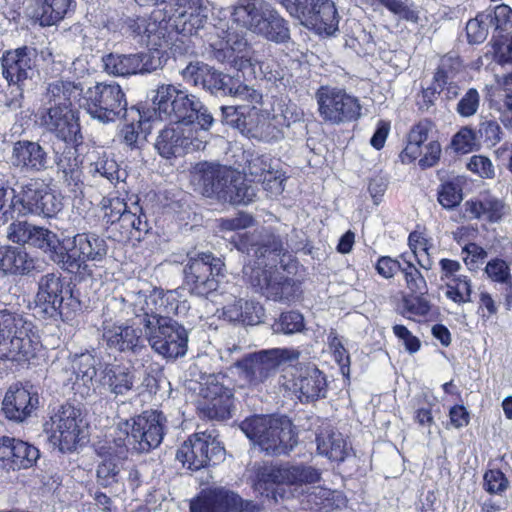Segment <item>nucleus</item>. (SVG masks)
<instances>
[{
  "mask_svg": "<svg viewBox=\"0 0 512 512\" xmlns=\"http://www.w3.org/2000/svg\"><path fill=\"white\" fill-rule=\"evenodd\" d=\"M209 12L208 0H184L173 14L154 9L148 19L127 17L122 29L142 45L165 48L174 45L179 35L190 36L204 28Z\"/></svg>",
  "mask_w": 512,
  "mask_h": 512,
  "instance_id": "1",
  "label": "nucleus"
},
{
  "mask_svg": "<svg viewBox=\"0 0 512 512\" xmlns=\"http://www.w3.org/2000/svg\"><path fill=\"white\" fill-rule=\"evenodd\" d=\"M237 248L256 258L254 266L246 265L244 274L249 283L267 299L289 300L294 294V282L285 269L276 265L282 246L279 239L267 235L261 242L255 235H238Z\"/></svg>",
  "mask_w": 512,
  "mask_h": 512,
  "instance_id": "2",
  "label": "nucleus"
},
{
  "mask_svg": "<svg viewBox=\"0 0 512 512\" xmlns=\"http://www.w3.org/2000/svg\"><path fill=\"white\" fill-rule=\"evenodd\" d=\"M150 99L160 120L194 126L205 134L214 124V117L201 99L181 84H159L150 91Z\"/></svg>",
  "mask_w": 512,
  "mask_h": 512,
  "instance_id": "3",
  "label": "nucleus"
},
{
  "mask_svg": "<svg viewBox=\"0 0 512 512\" xmlns=\"http://www.w3.org/2000/svg\"><path fill=\"white\" fill-rule=\"evenodd\" d=\"M179 301L175 291L141 289L127 291L123 297H112L107 302L108 315L119 312L120 319H134V324H142L144 330L153 329L154 324L178 314Z\"/></svg>",
  "mask_w": 512,
  "mask_h": 512,
  "instance_id": "4",
  "label": "nucleus"
},
{
  "mask_svg": "<svg viewBox=\"0 0 512 512\" xmlns=\"http://www.w3.org/2000/svg\"><path fill=\"white\" fill-rule=\"evenodd\" d=\"M209 44L212 49L213 57L221 62L228 63L238 71L246 68L251 69V73L256 74V68L269 81H278L282 78L278 71L268 70L269 63L260 62L254 56V51L248 46L244 32L216 26L215 32L209 38Z\"/></svg>",
  "mask_w": 512,
  "mask_h": 512,
  "instance_id": "5",
  "label": "nucleus"
},
{
  "mask_svg": "<svg viewBox=\"0 0 512 512\" xmlns=\"http://www.w3.org/2000/svg\"><path fill=\"white\" fill-rule=\"evenodd\" d=\"M233 23L276 43L290 38L289 28L278 11L265 0H238L231 11Z\"/></svg>",
  "mask_w": 512,
  "mask_h": 512,
  "instance_id": "6",
  "label": "nucleus"
},
{
  "mask_svg": "<svg viewBox=\"0 0 512 512\" xmlns=\"http://www.w3.org/2000/svg\"><path fill=\"white\" fill-rule=\"evenodd\" d=\"M41 348L31 322L8 310H0V359L27 363Z\"/></svg>",
  "mask_w": 512,
  "mask_h": 512,
  "instance_id": "7",
  "label": "nucleus"
},
{
  "mask_svg": "<svg viewBox=\"0 0 512 512\" xmlns=\"http://www.w3.org/2000/svg\"><path fill=\"white\" fill-rule=\"evenodd\" d=\"M223 121L236 128L242 135L264 143H275L283 139V130L278 124V114L272 107L223 106Z\"/></svg>",
  "mask_w": 512,
  "mask_h": 512,
  "instance_id": "8",
  "label": "nucleus"
},
{
  "mask_svg": "<svg viewBox=\"0 0 512 512\" xmlns=\"http://www.w3.org/2000/svg\"><path fill=\"white\" fill-rule=\"evenodd\" d=\"M243 433L269 455L286 454L297 443L291 421L286 417L253 416L240 426Z\"/></svg>",
  "mask_w": 512,
  "mask_h": 512,
  "instance_id": "9",
  "label": "nucleus"
},
{
  "mask_svg": "<svg viewBox=\"0 0 512 512\" xmlns=\"http://www.w3.org/2000/svg\"><path fill=\"white\" fill-rule=\"evenodd\" d=\"M127 99L121 86L116 82H99L89 87L79 100L93 119L102 123L114 122L127 112Z\"/></svg>",
  "mask_w": 512,
  "mask_h": 512,
  "instance_id": "10",
  "label": "nucleus"
},
{
  "mask_svg": "<svg viewBox=\"0 0 512 512\" xmlns=\"http://www.w3.org/2000/svg\"><path fill=\"white\" fill-rule=\"evenodd\" d=\"M13 209L18 214L53 217L62 210L60 194L42 178H31L13 195Z\"/></svg>",
  "mask_w": 512,
  "mask_h": 512,
  "instance_id": "11",
  "label": "nucleus"
},
{
  "mask_svg": "<svg viewBox=\"0 0 512 512\" xmlns=\"http://www.w3.org/2000/svg\"><path fill=\"white\" fill-rule=\"evenodd\" d=\"M166 417L156 410L120 422L119 436L125 440L127 447L131 445L138 452H148L158 447L164 436Z\"/></svg>",
  "mask_w": 512,
  "mask_h": 512,
  "instance_id": "12",
  "label": "nucleus"
},
{
  "mask_svg": "<svg viewBox=\"0 0 512 512\" xmlns=\"http://www.w3.org/2000/svg\"><path fill=\"white\" fill-rule=\"evenodd\" d=\"M299 356L298 350L290 348L261 350L237 360L235 367L240 377L255 386L275 375L282 365L297 361Z\"/></svg>",
  "mask_w": 512,
  "mask_h": 512,
  "instance_id": "13",
  "label": "nucleus"
},
{
  "mask_svg": "<svg viewBox=\"0 0 512 512\" xmlns=\"http://www.w3.org/2000/svg\"><path fill=\"white\" fill-rule=\"evenodd\" d=\"M302 25L319 34L332 35L338 29V15L331 0H275Z\"/></svg>",
  "mask_w": 512,
  "mask_h": 512,
  "instance_id": "14",
  "label": "nucleus"
},
{
  "mask_svg": "<svg viewBox=\"0 0 512 512\" xmlns=\"http://www.w3.org/2000/svg\"><path fill=\"white\" fill-rule=\"evenodd\" d=\"M84 430L81 411L71 405H63L44 424L49 442L61 452L73 451L85 437Z\"/></svg>",
  "mask_w": 512,
  "mask_h": 512,
  "instance_id": "15",
  "label": "nucleus"
},
{
  "mask_svg": "<svg viewBox=\"0 0 512 512\" xmlns=\"http://www.w3.org/2000/svg\"><path fill=\"white\" fill-rule=\"evenodd\" d=\"M316 100L320 116L331 124L352 122L361 116L360 100L345 89L322 86L316 92Z\"/></svg>",
  "mask_w": 512,
  "mask_h": 512,
  "instance_id": "16",
  "label": "nucleus"
},
{
  "mask_svg": "<svg viewBox=\"0 0 512 512\" xmlns=\"http://www.w3.org/2000/svg\"><path fill=\"white\" fill-rule=\"evenodd\" d=\"M207 142L208 134L199 132L194 126L173 122L159 132L155 148L163 158L170 159L202 150Z\"/></svg>",
  "mask_w": 512,
  "mask_h": 512,
  "instance_id": "17",
  "label": "nucleus"
},
{
  "mask_svg": "<svg viewBox=\"0 0 512 512\" xmlns=\"http://www.w3.org/2000/svg\"><path fill=\"white\" fill-rule=\"evenodd\" d=\"M320 480V473L311 466L303 465H265L257 474L256 490L267 497L277 500V491H269L272 485H301L312 484Z\"/></svg>",
  "mask_w": 512,
  "mask_h": 512,
  "instance_id": "18",
  "label": "nucleus"
},
{
  "mask_svg": "<svg viewBox=\"0 0 512 512\" xmlns=\"http://www.w3.org/2000/svg\"><path fill=\"white\" fill-rule=\"evenodd\" d=\"M223 267L221 259L211 253L190 257L184 269L185 283L193 294L217 297L219 283L216 277L221 274Z\"/></svg>",
  "mask_w": 512,
  "mask_h": 512,
  "instance_id": "19",
  "label": "nucleus"
},
{
  "mask_svg": "<svg viewBox=\"0 0 512 512\" xmlns=\"http://www.w3.org/2000/svg\"><path fill=\"white\" fill-rule=\"evenodd\" d=\"M102 323L103 340L109 348L120 352H137L144 347L147 337L143 335L142 324H134V319H120L119 312L108 315L104 309Z\"/></svg>",
  "mask_w": 512,
  "mask_h": 512,
  "instance_id": "20",
  "label": "nucleus"
},
{
  "mask_svg": "<svg viewBox=\"0 0 512 512\" xmlns=\"http://www.w3.org/2000/svg\"><path fill=\"white\" fill-rule=\"evenodd\" d=\"M61 268L69 272L85 269L87 262H102L108 253L107 241L94 233H79L66 240Z\"/></svg>",
  "mask_w": 512,
  "mask_h": 512,
  "instance_id": "21",
  "label": "nucleus"
},
{
  "mask_svg": "<svg viewBox=\"0 0 512 512\" xmlns=\"http://www.w3.org/2000/svg\"><path fill=\"white\" fill-rule=\"evenodd\" d=\"M2 75L9 86L16 87V97L7 103L12 110L22 107L23 97L22 86L24 82L31 79L35 68V50L27 46L8 50L1 58Z\"/></svg>",
  "mask_w": 512,
  "mask_h": 512,
  "instance_id": "22",
  "label": "nucleus"
},
{
  "mask_svg": "<svg viewBox=\"0 0 512 512\" xmlns=\"http://www.w3.org/2000/svg\"><path fill=\"white\" fill-rule=\"evenodd\" d=\"M145 335L152 349L165 358L182 357L187 352L188 333L186 329L169 318L146 329Z\"/></svg>",
  "mask_w": 512,
  "mask_h": 512,
  "instance_id": "23",
  "label": "nucleus"
},
{
  "mask_svg": "<svg viewBox=\"0 0 512 512\" xmlns=\"http://www.w3.org/2000/svg\"><path fill=\"white\" fill-rule=\"evenodd\" d=\"M432 130L433 124L428 120L420 121L412 127L407 145L401 154L403 161L418 159L422 168L432 167L438 162L441 146L437 140L430 138Z\"/></svg>",
  "mask_w": 512,
  "mask_h": 512,
  "instance_id": "24",
  "label": "nucleus"
},
{
  "mask_svg": "<svg viewBox=\"0 0 512 512\" xmlns=\"http://www.w3.org/2000/svg\"><path fill=\"white\" fill-rule=\"evenodd\" d=\"M150 47L148 51L135 54H109L105 56L103 58L105 71L114 76H128L150 73L156 70L161 64L159 48Z\"/></svg>",
  "mask_w": 512,
  "mask_h": 512,
  "instance_id": "25",
  "label": "nucleus"
},
{
  "mask_svg": "<svg viewBox=\"0 0 512 512\" xmlns=\"http://www.w3.org/2000/svg\"><path fill=\"white\" fill-rule=\"evenodd\" d=\"M224 449L205 434H194L178 449L176 458L191 470H199L222 458Z\"/></svg>",
  "mask_w": 512,
  "mask_h": 512,
  "instance_id": "26",
  "label": "nucleus"
},
{
  "mask_svg": "<svg viewBox=\"0 0 512 512\" xmlns=\"http://www.w3.org/2000/svg\"><path fill=\"white\" fill-rule=\"evenodd\" d=\"M231 405L230 389L220 383L217 376H209L200 389L199 411L210 419L224 420L230 415Z\"/></svg>",
  "mask_w": 512,
  "mask_h": 512,
  "instance_id": "27",
  "label": "nucleus"
},
{
  "mask_svg": "<svg viewBox=\"0 0 512 512\" xmlns=\"http://www.w3.org/2000/svg\"><path fill=\"white\" fill-rule=\"evenodd\" d=\"M98 454L103 458L97 468V480L103 487H109L120 480L122 460L127 454V444L117 437L113 443L106 441L99 446Z\"/></svg>",
  "mask_w": 512,
  "mask_h": 512,
  "instance_id": "28",
  "label": "nucleus"
},
{
  "mask_svg": "<svg viewBox=\"0 0 512 512\" xmlns=\"http://www.w3.org/2000/svg\"><path fill=\"white\" fill-rule=\"evenodd\" d=\"M39 458V450L20 439L9 436L0 438V467L20 470L32 467Z\"/></svg>",
  "mask_w": 512,
  "mask_h": 512,
  "instance_id": "29",
  "label": "nucleus"
},
{
  "mask_svg": "<svg viewBox=\"0 0 512 512\" xmlns=\"http://www.w3.org/2000/svg\"><path fill=\"white\" fill-rule=\"evenodd\" d=\"M9 163L20 172L38 173L48 168L49 157L38 142L18 140L12 145Z\"/></svg>",
  "mask_w": 512,
  "mask_h": 512,
  "instance_id": "30",
  "label": "nucleus"
},
{
  "mask_svg": "<svg viewBox=\"0 0 512 512\" xmlns=\"http://www.w3.org/2000/svg\"><path fill=\"white\" fill-rule=\"evenodd\" d=\"M39 398L33 387L14 384L9 387L2 402V410L9 420L22 422L37 408Z\"/></svg>",
  "mask_w": 512,
  "mask_h": 512,
  "instance_id": "31",
  "label": "nucleus"
},
{
  "mask_svg": "<svg viewBox=\"0 0 512 512\" xmlns=\"http://www.w3.org/2000/svg\"><path fill=\"white\" fill-rule=\"evenodd\" d=\"M243 500L223 488L203 490L190 504L191 512H243Z\"/></svg>",
  "mask_w": 512,
  "mask_h": 512,
  "instance_id": "32",
  "label": "nucleus"
},
{
  "mask_svg": "<svg viewBox=\"0 0 512 512\" xmlns=\"http://www.w3.org/2000/svg\"><path fill=\"white\" fill-rule=\"evenodd\" d=\"M41 124L65 142L78 141L80 126L74 111L66 106H51L40 117Z\"/></svg>",
  "mask_w": 512,
  "mask_h": 512,
  "instance_id": "33",
  "label": "nucleus"
},
{
  "mask_svg": "<svg viewBox=\"0 0 512 512\" xmlns=\"http://www.w3.org/2000/svg\"><path fill=\"white\" fill-rule=\"evenodd\" d=\"M237 287L235 285H228L223 288L221 293H217V297H212V300L218 304H222L223 319L229 322H241L245 325H256L262 322L264 317L263 306H257L254 315L243 312L244 299H237Z\"/></svg>",
  "mask_w": 512,
  "mask_h": 512,
  "instance_id": "34",
  "label": "nucleus"
},
{
  "mask_svg": "<svg viewBox=\"0 0 512 512\" xmlns=\"http://www.w3.org/2000/svg\"><path fill=\"white\" fill-rule=\"evenodd\" d=\"M293 386L300 393L299 398L306 401L325 397L327 391L324 374L313 364L305 365L297 370Z\"/></svg>",
  "mask_w": 512,
  "mask_h": 512,
  "instance_id": "35",
  "label": "nucleus"
},
{
  "mask_svg": "<svg viewBox=\"0 0 512 512\" xmlns=\"http://www.w3.org/2000/svg\"><path fill=\"white\" fill-rule=\"evenodd\" d=\"M71 0H33L27 8V15L41 26H52L66 15Z\"/></svg>",
  "mask_w": 512,
  "mask_h": 512,
  "instance_id": "36",
  "label": "nucleus"
},
{
  "mask_svg": "<svg viewBox=\"0 0 512 512\" xmlns=\"http://www.w3.org/2000/svg\"><path fill=\"white\" fill-rule=\"evenodd\" d=\"M194 176H198L202 182L204 193L221 198L229 177H233V170L212 163H201L195 168Z\"/></svg>",
  "mask_w": 512,
  "mask_h": 512,
  "instance_id": "37",
  "label": "nucleus"
},
{
  "mask_svg": "<svg viewBox=\"0 0 512 512\" xmlns=\"http://www.w3.org/2000/svg\"><path fill=\"white\" fill-rule=\"evenodd\" d=\"M36 269V260L24 250L14 247L0 248V273L29 274Z\"/></svg>",
  "mask_w": 512,
  "mask_h": 512,
  "instance_id": "38",
  "label": "nucleus"
},
{
  "mask_svg": "<svg viewBox=\"0 0 512 512\" xmlns=\"http://www.w3.org/2000/svg\"><path fill=\"white\" fill-rule=\"evenodd\" d=\"M316 443L319 454L332 461H343L349 454L346 439L332 428L322 429L316 436Z\"/></svg>",
  "mask_w": 512,
  "mask_h": 512,
  "instance_id": "39",
  "label": "nucleus"
},
{
  "mask_svg": "<svg viewBox=\"0 0 512 512\" xmlns=\"http://www.w3.org/2000/svg\"><path fill=\"white\" fill-rule=\"evenodd\" d=\"M63 293L64 288L60 276L55 273L46 274L39 281L36 303L45 305V310L48 308L57 310L63 303Z\"/></svg>",
  "mask_w": 512,
  "mask_h": 512,
  "instance_id": "40",
  "label": "nucleus"
},
{
  "mask_svg": "<svg viewBox=\"0 0 512 512\" xmlns=\"http://www.w3.org/2000/svg\"><path fill=\"white\" fill-rule=\"evenodd\" d=\"M66 240L60 242L57 235L52 231L34 225L29 245L37 247L47 253L50 259L60 267L65 258Z\"/></svg>",
  "mask_w": 512,
  "mask_h": 512,
  "instance_id": "41",
  "label": "nucleus"
},
{
  "mask_svg": "<svg viewBox=\"0 0 512 512\" xmlns=\"http://www.w3.org/2000/svg\"><path fill=\"white\" fill-rule=\"evenodd\" d=\"M84 92L79 83L69 80H55L47 87L48 102L53 106L71 107L73 102H78Z\"/></svg>",
  "mask_w": 512,
  "mask_h": 512,
  "instance_id": "42",
  "label": "nucleus"
},
{
  "mask_svg": "<svg viewBox=\"0 0 512 512\" xmlns=\"http://www.w3.org/2000/svg\"><path fill=\"white\" fill-rule=\"evenodd\" d=\"M98 363V359L89 352L75 355L72 358L71 367L76 376L75 384L83 386V390L80 392L83 396L90 394Z\"/></svg>",
  "mask_w": 512,
  "mask_h": 512,
  "instance_id": "43",
  "label": "nucleus"
},
{
  "mask_svg": "<svg viewBox=\"0 0 512 512\" xmlns=\"http://www.w3.org/2000/svg\"><path fill=\"white\" fill-rule=\"evenodd\" d=\"M102 381L114 395H125L133 388L134 375L127 367L108 364L102 371Z\"/></svg>",
  "mask_w": 512,
  "mask_h": 512,
  "instance_id": "44",
  "label": "nucleus"
},
{
  "mask_svg": "<svg viewBox=\"0 0 512 512\" xmlns=\"http://www.w3.org/2000/svg\"><path fill=\"white\" fill-rule=\"evenodd\" d=\"M255 197V188L246 184L245 177L233 170V177H229L221 198L235 205H245L252 202Z\"/></svg>",
  "mask_w": 512,
  "mask_h": 512,
  "instance_id": "45",
  "label": "nucleus"
},
{
  "mask_svg": "<svg viewBox=\"0 0 512 512\" xmlns=\"http://www.w3.org/2000/svg\"><path fill=\"white\" fill-rule=\"evenodd\" d=\"M128 116L131 122L123 126L121 129V137L128 146L133 147L137 143L140 135L145 137L146 134L149 133V121L151 120V116L146 115L145 112H141L134 107L130 109Z\"/></svg>",
  "mask_w": 512,
  "mask_h": 512,
  "instance_id": "46",
  "label": "nucleus"
},
{
  "mask_svg": "<svg viewBox=\"0 0 512 512\" xmlns=\"http://www.w3.org/2000/svg\"><path fill=\"white\" fill-rule=\"evenodd\" d=\"M408 244L419 266L425 270H430L433 266V260L430 256V250L433 248L431 239L427 237L424 231L415 230L410 233Z\"/></svg>",
  "mask_w": 512,
  "mask_h": 512,
  "instance_id": "47",
  "label": "nucleus"
},
{
  "mask_svg": "<svg viewBox=\"0 0 512 512\" xmlns=\"http://www.w3.org/2000/svg\"><path fill=\"white\" fill-rule=\"evenodd\" d=\"M460 87L454 81L452 72L446 70L445 64L443 63L436 71L433 84L431 88L425 93V96L432 94V96L440 93H444L445 98L453 100L458 97Z\"/></svg>",
  "mask_w": 512,
  "mask_h": 512,
  "instance_id": "48",
  "label": "nucleus"
},
{
  "mask_svg": "<svg viewBox=\"0 0 512 512\" xmlns=\"http://www.w3.org/2000/svg\"><path fill=\"white\" fill-rule=\"evenodd\" d=\"M275 168L274 161L269 155L250 153L246 159L244 176L250 182H259Z\"/></svg>",
  "mask_w": 512,
  "mask_h": 512,
  "instance_id": "49",
  "label": "nucleus"
},
{
  "mask_svg": "<svg viewBox=\"0 0 512 512\" xmlns=\"http://www.w3.org/2000/svg\"><path fill=\"white\" fill-rule=\"evenodd\" d=\"M91 160L89 165V173L96 177L106 178L111 183L119 182L121 179L119 165L117 162L106 154L95 157L94 153L89 155Z\"/></svg>",
  "mask_w": 512,
  "mask_h": 512,
  "instance_id": "50",
  "label": "nucleus"
},
{
  "mask_svg": "<svg viewBox=\"0 0 512 512\" xmlns=\"http://www.w3.org/2000/svg\"><path fill=\"white\" fill-rule=\"evenodd\" d=\"M121 227L125 229L126 233L132 236V232H147L148 223L145 215L142 213V208L138 201L131 202L128 209L123 213L121 218L117 220Z\"/></svg>",
  "mask_w": 512,
  "mask_h": 512,
  "instance_id": "51",
  "label": "nucleus"
},
{
  "mask_svg": "<svg viewBox=\"0 0 512 512\" xmlns=\"http://www.w3.org/2000/svg\"><path fill=\"white\" fill-rule=\"evenodd\" d=\"M491 25L492 12L479 13L474 19L469 20L466 25L468 41L474 44L482 43L486 39Z\"/></svg>",
  "mask_w": 512,
  "mask_h": 512,
  "instance_id": "52",
  "label": "nucleus"
},
{
  "mask_svg": "<svg viewBox=\"0 0 512 512\" xmlns=\"http://www.w3.org/2000/svg\"><path fill=\"white\" fill-rule=\"evenodd\" d=\"M234 79L229 75L218 72L208 66L207 73L203 79V89L210 91L215 95H228L231 92V86Z\"/></svg>",
  "mask_w": 512,
  "mask_h": 512,
  "instance_id": "53",
  "label": "nucleus"
},
{
  "mask_svg": "<svg viewBox=\"0 0 512 512\" xmlns=\"http://www.w3.org/2000/svg\"><path fill=\"white\" fill-rule=\"evenodd\" d=\"M404 262L401 272L403 273L406 287L413 295H424L427 292V283L421 272L405 255H401Z\"/></svg>",
  "mask_w": 512,
  "mask_h": 512,
  "instance_id": "54",
  "label": "nucleus"
},
{
  "mask_svg": "<svg viewBox=\"0 0 512 512\" xmlns=\"http://www.w3.org/2000/svg\"><path fill=\"white\" fill-rule=\"evenodd\" d=\"M471 293V281L467 276L452 278L446 283V297L457 304L471 302Z\"/></svg>",
  "mask_w": 512,
  "mask_h": 512,
  "instance_id": "55",
  "label": "nucleus"
},
{
  "mask_svg": "<svg viewBox=\"0 0 512 512\" xmlns=\"http://www.w3.org/2000/svg\"><path fill=\"white\" fill-rule=\"evenodd\" d=\"M307 497L308 502L312 505L311 508L315 507L328 512L333 510L335 506H338L336 500L340 497V493L335 490L317 486L313 487V490Z\"/></svg>",
  "mask_w": 512,
  "mask_h": 512,
  "instance_id": "56",
  "label": "nucleus"
},
{
  "mask_svg": "<svg viewBox=\"0 0 512 512\" xmlns=\"http://www.w3.org/2000/svg\"><path fill=\"white\" fill-rule=\"evenodd\" d=\"M228 95L240 101L247 102L249 106L248 109L266 107V103L263 101V96L258 90L248 85L241 84L237 80L233 81L231 92H229Z\"/></svg>",
  "mask_w": 512,
  "mask_h": 512,
  "instance_id": "57",
  "label": "nucleus"
},
{
  "mask_svg": "<svg viewBox=\"0 0 512 512\" xmlns=\"http://www.w3.org/2000/svg\"><path fill=\"white\" fill-rule=\"evenodd\" d=\"M484 271L491 281L512 287L510 265L505 260L500 258L491 259L486 264Z\"/></svg>",
  "mask_w": 512,
  "mask_h": 512,
  "instance_id": "58",
  "label": "nucleus"
},
{
  "mask_svg": "<svg viewBox=\"0 0 512 512\" xmlns=\"http://www.w3.org/2000/svg\"><path fill=\"white\" fill-rule=\"evenodd\" d=\"M101 206L104 211V219L107 223H115L130 205L125 202L124 198L110 194L104 197L101 201Z\"/></svg>",
  "mask_w": 512,
  "mask_h": 512,
  "instance_id": "59",
  "label": "nucleus"
},
{
  "mask_svg": "<svg viewBox=\"0 0 512 512\" xmlns=\"http://www.w3.org/2000/svg\"><path fill=\"white\" fill-rule=\"evenodd\" d=\"M380 3L401 19L410 22L418 20V10L411 0H381Z\"/></svg>",
  "mask_w": 512,
  "mask_h": 512,
  "instance_id": "60",
  "label": "nucleus"
},
{
  "mask_svg": "<svg viewBox=\"0 0 512 512\" xmlns=\"http://www.w3.org/2000/svg\"><path fill=\"white\" fill-rule=\"evenodd\" d=\"M481 97L477 89L469 88L460 97L457 105L456 112L464 118L474 116L480 107Z\"/></svg>",
  "mask_w": 512,
  "mask_h": 512,
  "instance_id": "61",
  "label": "nucleus"
},
{
  "mask_svg": "<svg viewBox=\"0 0 512 512\" xmlns=\"http://www.w3.org/2000/svg\"><path fill=\"white\" fill-rule=\"evenodd\" d=\"M462 201V189L454 182L443 183L438 190V202L445 209H452Z\"/></svg>",
  "mask_w": 512,
  "mask_h": 512,
  "instance_id": "62",
  "label": "nucleus"
},
{
  "mask_svg": "<svg viewBox=\"0 0 512 512\" xmlns=\"http://www.w3.org/2000/svg\"><path fill=\"white\" fill-rule=\"evenodd\" d=\"M273 327L274 331L278 333H297L303 329L304 319L300 313L290 311L287 313H283Z\"/></svg>",
  "mask_w": 512,
  "mask_h": 512,
  "instance_id": "63",
  "label": "nucleus"
},
{
  "mask_svg": "<svg viewBox=\"0 0 512 512\" xmlns=\"http://www.w3.org/2000/svg\"><path fill=\"white\" fill-rule=\"evenodd\" d=\"M34 225L27 221H14L7 227V238L9 241L18 244H29Z\"/></svg>",
  "mask_w": 512,
  "mask_h": 512,
  "instance_id": "64",
  "label": "nucleus"
}]
</instances>
